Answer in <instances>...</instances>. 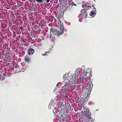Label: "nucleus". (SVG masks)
I'll return each instance as SVG.
<instances>
[{"mask_svg":"<svg viewBox=\"0 0 122 122\" xmlns=\"http://www.w3.org/2000/svg\"><path fill=\"white\" fill-rule=\"evenodd\" d=\"M79 76V74L77 71L75 72L72 76L70 73H69L67 74H66L63 76L64 82L65 84L64 85V86L63 87L64 89L62 90V92L63 93L65 92V91L67 90V89L70 86V85L69 84L70 83V82H71L72 83H75L76 82V80H78Z\"/></svg>","mask_w":122,"mask_h":122,"instance_id":"1","label":"nucleus"},{"mask_svg":"<svg viewBox=\"0 0 122 122\" xmlns=\"http://www.w3.org/2000/svg\"><path fill=\"white\" fill-rule=\"evenodd\" d=\"M59 25V30H57L55 28H51L50 29L51 34L50 36L52 38L54 37V36L53 35H61L64 32V28L63 23L60 21L58 22Z\"/></svg>","mask_w":122,"mask_h":122,"instance_id":"2","label":"nucleus"},{"mask_svg":"<svg viewBox=\"0 0 122 122\" xmlns=\"http://www.w3.org/2000/svg\"><path fill=\"white\" fill-rule=\"evenodd\" d=\"M87 7H88L87 9V8L85 9H82L81 10V14H80L79 17L85 19L87 17V10L89 9H90L91 7L90 6H88Z\"/></svg>","mask_w":122,"mask_h":122,"instance_id":"3","label":"nucleus"},{"mask_svg":"<svg viewBox=\"0 0 122 122\" xmlns=\"http://www.w3.org/2000/svg\"><path fill=\"white\" fill-rule=\"evenodd\" d=\"M92 77V75L90 73V75L89 73L87 72H83V74L81 77V79L84 82H87L89 79H90L91 77Z\"/></svg>","mask_w":122,"mask_h":122,"instance_id":"4","label":"nucleus"},{"mask_svg":"<svg viewBox=\"0 0 122 122\" xmlns=\"http://www.w3.org/2000/svg\"><path fill=\"white\" fill-rule=\"evenodd\" d=\"M93 86V85L92 83V82H91L90 81L87 83L86 91L87 92V94H90V92L92 91Z\"/></svg>","mask_w":122,"mask_h":122,"instance_id":"5","label":"nucleus"},{"mask_svg":"<svg viewBox=\"0 0 122 122\" xmlns=\"http://www.w3.org/2000/svg\"><path fill=\"white\" fill-rule=\"evenodd\" d=\"M87 95V96H80V99L81 102V104H83L85 102L88 101L89 95L88 94Z\"/></svg>","mask_w":122,"mask_h":122,"instance_id":"6","label":"nucleus"},{"mask_svg":"<svg viewBox=\"0 0 122 122\" xmlns=\"http://www.w3.org/2000/svg\"><path fill=\"white\" fill-rule=\"evenodd\" d=\"M83 113L85 116L86 117L89 119H92L91 117V114L88 108L87 109V111H85Z\"/></svg>","mask_w":122,"mask_h":122,"instance_id":"7","label":"nucleus"},{"mask_svg":"<svg viewBox=\"0 0 122 122\" xmlns=\"http://www.w3.org/2000/svg\"><path fill=\"white\" fill-rule=\"evenodd\" d=\"M34 51V50L32 48L28 49L27 51L28 54L29 55H31L33 54Z\"/></svg>","mask_w":122,"mask_h":122,"instance_id":"8","label":"nucleus"},{"mask_svg":"<svg viewBox=\"0 0 122 122\" xmlns=\"http://www.w3.org/2000/svg\"><path fill=\"white\" fill-rule=\"evenodd\" d=\"M25 60L27 62H29L30 61V57L28 55H26L25 57Z\"/></svg>","mask_w":122,"mask_h":122,"instance_id":"9","label":"nucleus"},{"mask_svg":"<svg viewBox=\"0 0 122 122\" xmlns=\"http://www.w3.org/2000/svg\"><path fill=\"white\" fill-rule=\"evenodd\" d=\"M77 87L79 90L81 89L83 87L82 83L80 82L77 85Z\"/></svg>","mask_w":122,"mask_h":122,"instance_id":"10","label":"nucleus"},{"mask_svg":"<svg viewBox=\"0 0 122 122\" xmlns=\"http://www.w3.org/2000/svg\"><path fill=\"white\" fill-rule=\"evenodd\" d=\"M36 1L37 2V3H43L44 0H36Z\"/></svg>","mask_w":122,"mask_h":122,"instance_id":"11","label":"nucleus"},{"mask_svg":"<svg viewBox=\"0 0 122 122\" xmlns=\"http://www.w3.org/2000/svg\"><path fill=\"white\" fill-rule=\"evenodd\" d=\"M66 116H65V115H63V114L62 115L60 116V118L59 120V121H60L61 122V120H62V119Z\"/></svg>","mask_w":122,"mask_h":122,"instance_id":"12","label":"nucleus"},{"mask_svg":"<svg viewBox=\"0 0 122 122\" xmlns=\"http://www.w3.org/2000/svg\"><path fill=\"white\" fill-rule=\"evenodd\" d=\"M90 15L91 16H94V15H95V13L92 11L90 12Z\"/></svg>","mask_w":122,"mask_h":122,"instance_id":"13","label":"nucleus"},{"mask_svg":"<svg viewBox=\"0 0 122 122\" xmlns=\"http://www.w3.org/2000/svg\"><path fill=\"white\" fill-rule=\"evenodd\" d=\"M68 120L67 118V117H66V116L64 118H63L62 119V120H61V121L62 122H64L66 120Z\"/></svg>","mask_w":122,"mask_h":122,"instance_id":"14","label":"nucleus"},{"mask_svg":"<svg viewBox=\"0 0 122 122\" xmlns=\"http://www.w3.org/2000/svg\"><path fill=\"white\" fill-rule=\"evenodd\" d=\"M70 4L72 5V6H76V5L73 2H72Z\"/></svg>","mask_w":122,"mask_h":122,"instance_id":"15","label":"nucleus"},{"mask_svg":"<svg viewBox=\"0 0 122 122\" xmlns=\"http://www.w3.org/2000/svg\"><path fill=\"white\" fill-rule=\"evenodd\" d=\"M84 3V4H83V5H82V6H83L84 5V6H86L87 5V3H88L87 2H83Z\"/></svg>","mask_w":122,"mask_h":122,"instance_id":"16","label":"nucleus"},{"mask_svg":"<svg viewBox=\"0 0 122 122\" xmlns=\"http://www.w3.org/2000/svg\"><path fill=\"white\" fill-rule=\"evenodd\" d=\"M50 52L49 51L47 52H45V53L44 54H43L42 55L43 56H46V55H47V53H48L49 52Z\"/></svg>","mask_w":122,"mask_h":122,"instance_id":"17","label":"nucleus"},{"mask_svg":"<svg viewBox=\"0 0 122 122\" xmlns=\"http://www.w3.org/2000/svg\"><path fill=\"white\" fill-rule=\"evenodd\" d=\"M50 0H44V1H45L46 2V4H48V3Z\"/></svg>","mask_w":122,"mask_h":122,"instance_id":"18","label":"nucleus"},{"mask_svg":"<svg viewBox=\"0 0 122 122\" xmlns=\"http://www.w3.org/2000/svg\"><path fill=\"white\" fill-rule=\"evenodd\" d=\"M39 27L43 29L44 28V26L43 25H39Z\"/></svg>","mask_w":122,"mask_h":122,"instance_id":"19","label":"nucleus"},{"mask_svg":"<svg viewBox=\"0 0 122 122\" xmlns=\"http://www.w3.org/2000/svg\"><path fill=\"white\" fill-rule=\"evenodd\" d=\"M0 79H1L2 80H4L5 79V77H2L0 78Z\"/></svg>","mask_w":122,"mask_h":122,"instance_id":"20","label":"nucleus"},{"mask_svg":"<svg viewBox=\"0 0 122 122\" xmlns=\"http://www.w3.org/2000/svg\"><path fill=\"white\" fill-rule=\"evenodd\" d=\"M88 108H86V107H84L83 109L84 110H85V111H87V109Z\"/></svg>","mask_w":122,"mask_h":122,"instance_id":"21","label":"nucleus"},{"mask_svg":"<svg viewBox=\"0 0 122 122\" xmlns=\"http://www.w3.org/2000/svg\"><path fill=\"white\" fill-rule=\"evenodd\" d=\"M51 21V22H53V21H54V20L53 19H51V20H50V21Z\"/></svg>","mask_w":122,"mask_h":122,"instance_id":"22","label":"nucleus"},{"mask_svg":"<svg viewBox=\"0 0 122 122\" xmlns=\"http://www.w3.org/2000/svg\"><path fill=\"white\" fill-rule=\"evenodd\" d=\"M23 28L22 27H20V29H21V30H22V29H23Z\"/></svg>","mask_w":122,"mask_h":122,"instance_id":"23","label":"nucleus"},{"mask_svg":"<svg viewBox=\"0 0 122 122\" xmlns=\"http://www.w3.org/2000/svg\"><path fill=\"white\" fill-rule=\"evenodd\" d=\"M66 97H67V96H66Z\"/></svg>","mask_w":122,"mask_h":122,"instance_id":"24","label":"nucleus"},{"mask_svg":"<svg viewBox=\"0 0 122 122\" xmlns=\"http://www.w3.org/2000/svg\"><path fill=\"white\" fill-rule=\"evenodd\" d=\"M56 115V114L55 113H54Z\"/></svg>","mask_w":122,"mask_h":122,"instance_id":"25","label":"nucleus"}]
</instances>
